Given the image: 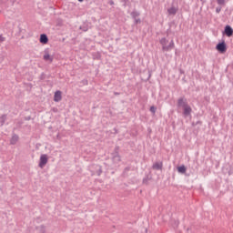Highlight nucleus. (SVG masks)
Masks as SVG:
<instances>
[{"mask_svg": "<svg viewBox=\"0 0 233 233\" xmlns=\"http://www.w3.org/2000/svg\"><path fill=\"white\" fill-rule=\"evenodd\" d=\"M108 5H110L111 6L114 5V0H109Z\"/></svg>", "mask_w": 233, "mask_h": 233, "instance_id": "26", "label": "nucleus"}, {"mask_svg": "<svg viewBox=\"0 0 233 233\" xmlns=\"http://www.w3.org/2000/svg\"><path fill=\"white\" fill-rule=\"evenodd\" d=\"M38 228L41 233H45L46 232L45 226H43V225L38 227V228Z\"/></svg>", "mask_w": 233, "mask_h": 233, "instance_id": "19", "label": "nucleus"}, {"mask_svg": "<svg viewBox=\"0 0 233 233\" xmlns=\"http://www.w3.org/2000/svg\"><path fill=\"white\" fill-rule=\"evenodd\" d=\"M17 141H19V136L15 133H13L12 137L10 139V145H16Z\"/></svg>", "mask_w": 233, "mask_h": 233, "instance_id": "9", "label": "nucleus"}, {"mask_svg": "<svg viewBox=\"0 0 233 233\" xmlns=\"http://www.w3.org/2000/svg\"><path fill=\"white\" fill-rule=\"evenodd\" d=\"M177 171H178V173H180V174H185L186 171H187V168L185 167V166H181V167H177Z\"/></svg>", "mask_w": 233, "mask_h": 233, "instance_id": "17", "label": "nucleus"}, {"mask_svg": "<svg viewBox=\"0 0 233 233\" xmlns=\"http://www.w3.org/2000/svg\"><path fill=\"white\" fill-rule=\"evenodd\" d=\"M130 167H127L124 169V176L127 174V172H129Z\"/></svg>", "mask_w": 233, "mask_h": 233, "instance_id": "23", "label": "nucleus"}, {"mask_svg": "<svg viewBox=\"0 0 233 233\" xmlns=\"http://www.w3.org/2000/svg\"><path fill=\"white\" fill-rule=\"evenodd\" d=\"M124 6H127V3H128V0H123Z\"/></svg>", "mask_w": 233, "mask_h": 233, "instance_id": "27", "label": "nucleus"}, {"mask_svg": "<svg viewBox=\"0 0 233 233\" xmlns=\"http://www.w3.org/2000/svg\"><path fill=\"white\" fill-rule=\"evenodd\" d=\"M188 104L187 102V99H185L184 97H180L178 100H177V106L178 107H182V108H185L186 106H187Z\"/></svg>", "mask_w": 233, "mask_h": 233, "instance_id": "7", "label": "nucleus"}, {"mask_svg": "<svg viewBox=\"0 0 233 233\" xmlns=\"http://www.w3.org/2000/svg\"><path fill=\"white\" fill-rule=\"evenodd\" d=\"M82 83H83V85H88V80H86V79L82 80Z\"/></svg>", "mask_w": 233, "mask_h": 233, "instance_id": "25", "label": "nucleus"}, {"mask_svg": "<svg viewBox=\"0 0 233 233\" xmlns=\"http://www.w3.org/2000/svg\"><path fill=\"white\" fill-rule=\"evenodd\" d=\"M39 41L42 45H46L48 43V35L46 34L40 35Z\"/></svg>", "mask_w": 233, "mask_h": 233, "instance_id": "10", "label": "nucleus"}, {"mask_svg": "<svg viewBox=\"0 0 233 233\" xmlns=\"http://www.w3.org/2000/svg\"><path fill=\"white\" fill-rule=\"evenodd\" d=\"M153 168L156 170H162L163 169V162H156L153 165Z\"/></svg>", "mask_w": 233, "mask_h": 233, "instance_id": "15", "label": "nucleus"}, {"mask_svg": "<svg viewBox=\"0 0 233 233\" xmlns=\"http://www.w3.org/2000/svg\"><path fill=\"white\" fill-rule=\"evenodd\" d=\"M44 61H49V63H52L54 61V56H50V52L48 49H46L44 51V56H43Z\"/></svg>", "mask_w": 233, "mask_h": 233, "instance_id": "4", "label": "nucleus"}, {"mask_svg": "<svg viewBox=\"0 0 233 233\" xmlns=\"http://www.w3.org/2000/svg\"><path fill=\"white\" fill-rule=\"evenodd\" d=\"M63 99L62 92L60 90L56 91L54 95L55 103H59Z\"/></svg>", "mask_w": 233, "mask_h": 233, "instance_id": "8", "label": "nucleus"}, {"mask_svg": "<svg viewBox=\"0 0 233 233\" xmlns=\"http://www.w3.org/2000/svg\"><path fill=\"white\" fill-rule=\"evenodd\" d=\"M216 49L220 53L224 54L227 51V46L225 42H220L218 46H216Z\"/></svg>", "mask_w": 233, "mask_h": 233, "instance_id": "5", "label": "nucleus"}, {"mask_svg": "<svg viewBox=\"0 0 233 233\" xmlns=\"http://www.w3.org/2000/svg\"><path fill=\"white\" fill-rule=\"evenodd\" d=\"M156 110H157V108H156V106H151V107H150V112H151L152 114H156Z\"/></svg>", "mask_w": 233, "mask_h": 233, "instance_id": "21", "label": "nucleus"}, {"mask_svg": "<svg viewBox=\"0 0 233 233\" xmlns=\"http://www.w3.org/2000/svg\"><path fill=\"white\" fill-rule=\"evenodd\" d=\"M46 78V75L45 73H42L39 76L40 81H44V79Z\"/></svg>", "mask_w": 233, "mask_h": 233, "instance_id": "18", "label": "nucleus"}, {"mask_svg": "<svg viewBox=\"0 0 233 233\" xmlns=\"http://www.w3.org/2000/svg\"><path fill=\"white\" fill-rule=\"evenodd\" d=\"M85 0H78L79 3H83Z\"/></svg>", "mask_w": 233, "mask_h": 233, "instance_id": "30", "label": "nucleus"}, {"mask_svg": "<svg viewBox=\"0 0 233 233\" xmlns=\"http://www.w3.org/2000/svg\"><path fill=\"white\" fill-rule=\"evenodd\" d=\"M138 15H140L139 12L136 10L131 12V17L135 20V25H138V23H141V19L137 18Z\"/></svg>", "mask_w": 233, "mask_h": 233, "instance_id": "6", "label": "nucleus"}, {"mask_svg": "<svg viewBox=\"0 0 233 233\" xmlns=\"http://www.w3.org/2000/svg\"><path fill=\"white\" fill-rule=\"evenodd\" d=\"M5 41H6V38L0 35V43H5Z\"/></svg>", "mask_w": 233, "mask_h": 233, "instance_id": "22", "label": "nucleus"}, {"mask_svg": "<svg viewBox=\"0 0 233 233\" xmlns=\"http://www.w3.org/2000/svg\"><path fill=\"white\" fill-rule=\"evenodd\" d=\"M95 168L96 169V174L97 176H101V174H103V167H101V166H99V165H96V166L95 167Z\"/></svg>", "mask_w": 233, "mask_h": 233, "instance_id": "16", "label": "nucleus"}, {"mask_svg": "<svg viewBox=\"0 0 233 233\" xmlns=\"http://www.w3.org/2000/svg\"><path fill=\"white\" fill-rule=\"evenodd\" d=\"M217 3L219 5H225V0H217Z\"/></svg>", "mask_w": 233, "mask_h": 233, "instance_id": "20", "label": "nucleus"}, {"mask_svg": "<svg viewBox=\"0 0 233 233\" xmlns=\"http://www.w3.org/2000/svg\"><path fill=\"white\" fill-rule=\"evenodd\" d=\"M112 161L114 165H117V163H121V156H119V147L116 146L114 152L111 154Z\"/></svg>", "mask_w": 233, "mask_h": 233, "instance_id": "2", "label": "nucleus"}, {"mask_svg": "<svg viewBox=\"0 0 233 233\" xmlns=\"http://www.w3.org/2000/svg\"><path fill=\"white\" fill-rule=\"evenodd\" d=\"M167 13L169 15H176V14H177V7L176 6L169 7V9H167Z\"/></svg>", "mask_w": 233, "mask_h": 233, "instance_id": "13", "label": "nucleus"}, {"mask_svg": "<svg viewBox=\"0 0 233 233\" xmlns=\"http://www.w3.org/2000/svg\"><path fill=\"white\" fill-rule=\"evenodd\" d=\"M145 181H147V178H144V179H143V182H144V183H145Z\"/></svg>", "mask_w": 233, "mask_h": 233, "instance_id": "31", "label": "nucleus"}, {"mask_svg": "<svg viewBox=\"0 0 233 233\" xmlns=\"http://www.w3.org/2000/svg\"><path fill=\"white\" fill-rule=\"evenodd\" d=\"M160 45L162 46L163 52H169L172 49H174V47H176V44L174 43V40H171L170 42H168L167 38H160Z\"/></svg>", "mask_w": 233, "mask_h": 233, "instance_id": "1", "label": "nucleus"}, {"mask_svg": "<svg viewBox=\"0 0 233 233\" xmlns=\"http://www.w3.org/2000/svg\"><path fill=\"white\" fill-rule=\"evenodd\" d=\"M114 94H115V96H119V93H117V92H115Z\"/></svg>", "mask_w": 233, "mask_h": 233, "instance_id": "29", "label": "nucleus"}, {"mask_svg": "<svg viewBox=\"0 0 233 233\" xmlns=\"http://www.w3.org/2000/svg\"><path fill=\"white\" fill-rule=\"evenodd\" d=\"M6 119H8V116L6 114L0 116V127H3L5 123H6Z\"/></svg>", "mask_w": 233, "mask_h": 233, "instance_id": "14", "label": "nucleus"}, {"mask_svg": "<svg viewBox=\"0 0 233 233\" xmlns=\"http://www.w3.org/2000/svg\"><path fill=\"white\" fill-rule=\"evenodd\" d=\"M191 112H192V109L188 105L187 106L183 107V115L185 116H190Z\"/></svg>", "mask_w": 233, "mask_h": 233, "instance_id": "12", "label": "nucleus"}, {"mask_svg": "<svg viewBox=\"0 0 233 233\" xmlns=\"http://www.w3.org/2000/svg\"><path fill=\"white\" fill-rule=\"evenodd\" d=\"M80 30H83V32H88V27H81Z\"/></svg>", "mask_w": 233, "mask_h": 233, "instance_id": "24", "label": "nucleus"}, {"mask_svg": "<svg viewBox=\"0 0 233 233\" xmlns=\"http://www.w3.org/2000/svg\"><path fill=\"white\" fill-rule=\"evenodd\" d=\"M225 34L228 37H230L233 35V29H232V27H230V25H226Z\"/></svg>", "mask_w": 233, "mask_h": 233, "instance_id": "11", "label": "nucleus"}, {"mask_svg": "<svg viewBox=\"0 0 233 233\" xmlns=\"http://www.w3.org/2000/svg\"><path fill=\"white\" fill-rule=\"evenodd\" d=\"M30 119H32V117H31V116H27V117H25V121H30Z\"/></svg>", "mask_w": 233, "mask_h": 233, "instance_id": "28", "label": "nucleus"}, {"mask_svg": "<svg viewBox=\"0 0 233 233\" xmlns=\"http://www.w3.org/2000/svg\"><path fill=\"white\" fill-rule=\"evenodd\" d=\"M46 163H48V155L43 154L40 156V161L38 164L39 168H45L46 167Z\"/></svg>", "mask_w": 233, "mask_h": 233, "instance_id": "3", "label": "nucleus"}]
</instances>
